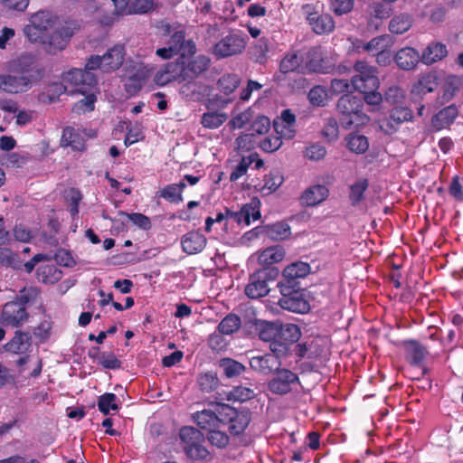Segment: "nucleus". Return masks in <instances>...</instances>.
Wrapping results in <instances>:
<instances>
[{
    "label": "nucleus",
    "instance_id": "nucleus-17",
    "mask_svg": "<svg viewBox=\"0 0 463 463\" xmlns=\"http://www.w3.org/2000/svg\"><path fill=\"white\" fill-rule=\"evenodd\" d=\"M311 272V267L307 262L296 261L288 265L282 271L279 283L302 286L301 279Z\"/></svg>",
    "mask_w": 463,
    "mask_h": 463
},
{
    "label": "nucleus",
    "instance_id": "nucleus-9",
    "mask_svg": "<svg viewBox=\"0 0 463 463\" xmlns=\"http://www.w3.org/2000/svg\"><path fill=\"white\" fill-rule=\"evenodd\" d=\"M124 47L116 45L109 49L102 56L91 55L86 62L88 70H99L102 73L117 71L124 61Z\"/></svg>",
    "mask_w": 463,
    "mask_h": 463
},
{
    "label": "nucleus",
    "instance_id": "nucleus-11",
    "mask_svg": "<svg viewBox=\"0 0 463 463\" xmlns=\"http://www.w3.org/2000/svg\"><path fill=\"white\" fill-rule=\"evenodd\" d=\"M93 70L72 69L69 71L64 80L71 86V91L80 94H86L97 84V78L92 72Z\"/></svg>",
    "mask_w": 463,
    "mask_h": 463
},
{
    "label": "nucleus",
    "instance_id": "nucleus-62",
    "mask_svg": "<svg viewBox=\"0 0 463 463\" xmlns=\"http://www.w3.org/2000/svg\"><path fill=\"white\" fill-rule=\"evenodd\" d=\"M66 201L70 204L69 213L72 218L79 213V204L82 199V195L78 189L71 188L65 195Z\"/></svg>",
    "mask_w": 463,
    "mask_h": 463
},
{
    "label": "nucleus",
    "instance_id": "nucleus-15",
    "mask_svg": "<svg viewBox=\"0 0 463 463\" xmlns=\"http://www.w3.org/2000/svg\"><path fill=\"white\" fill-rule=\"evenodd\" d=\"M407 362L415 367L422 368V374L426 373L423 366L425 358L429 355V346L422 345L418 340L407 339L402 342Z\"/></svg>",
    "mask_w": 463,
    "mask_h": 463
},
{
    "label": "nucleus",
    "instance_id": "nucleus-49",
    "mask_svg": "<svg viewBox=\"0 0 463 463\" xmlns=\"http://www.w3.org/2000/svg\"><path fill=\"white\" fill-rule=\"evenodd\" d=\"M369 186V182L366 178L358 179L350 186L349 199L353 206L360 203L364 199V194Z\"/></svg>",
    "mask_w": 463,
    "mask_h": 463
},
{
    "label": "nucleus",
    "instance_id": "nucleus-48",
    "mask_svg": "<svg viewBox=\"0 0 463 463\" xmlns=\"http://www.w3.org/2000/svg\"><path fill=\"white\" fill-rule=\"evenodd\" d=\"M220 367L227 378H232L241 375L245 372L246 367L238 361L232 358H222L220 360Z\"/></svg>",
    "mask_w": 463,
    "mask_h": 463
},
{
    "label": "nucleus",
    "instance_id": "nucleus-61",
    "mask_svg": "<svg viewBox=\"0 0 463 463\" xmlns=\"http://www.w3.org/2000/svg\"><path fill=\"white\" fill-rule=\"evenodd\" d=\"M0 265L5 267H13L14 269H21V263L18 260V255L14 253L10 249L3 248L0 246Z\"/></svg>",
    "mask_w": 463,
    "mask_h": 463
},
{
    "label": "nucleus",
    "instance_id": "nucleus-58",
    "mask_svg": "<svg viewBox=\"0 0 463 463\" xmlns=\"http://www.w3.org/2000/svg\"><path fill=\"white\" fill-rule=\"evenodd\" d=\"M307 97L312 105L324 107L327 100V91L324 87L317 85L309 90Z\"/></svg>",
    "mask_w": 463,
    "mask_h": 463
},
{
    "label": "nucleus",
    "instance_id": "nucleus-28",
    "mask_svg": "<svg viewBox=\"0 0 463 463\" xmlns=\"http://www.w3.org/2000/svg\"><path fill=\"white\" fill-rule=\"evenodd\" d=\"M448 55L447 46L442 43H431L423 51L421 61L426 65L441 61Z\"/></svg>",
    "mask_w": 463,
    "mask_h": 463
},
{
    "label": "nucleus",
    "instance_id": "nucleus-31",
    "mask_svg": "<svg viewBox=\"0 0 463 463\" xmlns=\"http://www.w3.org/2000/svg\"><path fill=\"white\" fill-rule=\"evenodd\" d=\"M180 64L178 62H169L165 68L157 71L155 75V81L159 86H165L172 81H183L179 77Z\"/></svg>",
    "mask_w": 463,
    "mask_h": 463
},
{
    "label": "nucleus",
    "instance_id": "nucleus-47",
    "mask_svg": "<svg viewBox=\"0 0 463 463\" xmlns=\"http://www.w3.org/2000/svg\"><path fill=\"white\" fill-rule=\"evenodd\" d=\"M228 119V115L224 112L212 111L203 114L201 124L210 129L218 128Z\"/></svg>",
    "mask_w": 463,
    "mask_h": 463
},
{
    "label": "nucleus",
    "instance_id": "nucleus-26",
    "mask_svg": "<svg viewBox=\"0 0 463 463\" xmlns=\"http://www.w3.org/2000/svg\"><path fill=\"white\" fill-rule=\"evenodd\" d=\"M170 46L177 55L185 57L195 53L196 47L192 40H185V33L184 31H176L168 40Z\"/></svg>",
    "mask_w": 463,
    "mask_h": 463
},
{
    "label": "nucleus",
    "instance_id": "nucleus-23",
    "mask_svg": "<svg viewBox=\"0 0 463 463\" xmlns=\"http://www.w3.org/2000/svg\"><path fill=\"white\" fill-rule=\"evenodd\" d=\"M206 244V237L199 231H190L181 238L182 250L189 255L202 252L205 249Z\"/></svg>",
    "mask_w": 463,
    "mask_h": 463
},
{
    "label": "nucleus",
    "instance_id": "nucleus-64",
    "mask_svg": "<svg viewBox=\"0 0 463 463\" xmlns=\"http://www.w3.org/2000/svg\"><path fill=\"white\" fill-rule=\"evenodd\" d=\"M281 146V137L277 134L268 136L260 142V147L266 153H273L277 151Z\"/></svg>",
    "mask_w": 463,
    "mask_h": 463
},
{
    "label": "nucleus",
    "instance_id": "nucleus-2",
    "mask_svg": "<svg viewBox=\"0 0 463 463\" xmlns=\"http://www.w3.org/2000/svg\"><path fill=\"white\" fill-rule=\"evenodd\" d=\"M354 69L357 74L352 78L353 89L364 95V100L367 104L379 105L383 96L377 90L380 86L377 69L364 61H357Z\"/></svg>",
    "mask_w": 463,
    "mask_h": 463
},
{
    "label": "nucleus",
    "instance_id": "nucleus-34",
    "mask_svg": "<svg viewBox=\"0 0 463 463\" xmlns=\"http://www.w3.org/2000/svg\"><path fill=\"white\" fill-rule=\"evenodd\" d=\"M285 249L280 245L268 247L259 255V263L265 267H273V264L280 262L285 257Z\"/></svg>",
    "mask_w": 463,
    "mask_h": 463
},
{
    "label": "nucleus",
    "instance_id": "nucleus-29",
    "mask_svg": "<svg viewBox=\"0 0 463 463\" xmlns=\"http://www.w3.org/2000/svg\"><path fill=\"white\" fill-rule=\"evenodd\" d=\"M412 118L413 112L411 109L408 107L397 106L390 111V116L387 119V127L392 130L396 131L401 124L411 121Z\"/></svg>",
    "mask_w": 463,
    "mask_h": 463
},
{
    "label": "nucleus",
    "instance_id": "nucleus-54",
    "mask_svg": "<svg viewBox=\"0 0 463 463\" xmlns=\"http://www.w3.org/2000/svg\"><path fill=\"white\" fill-rule=\"evenodd\" d=\"M254 397L255 392L253 389L241 385L233 387L228 394V400L240 402L250 401Z\"/></svg>",
    "mask_w": 463,
    "mask_h": 463
},
{
    "label": "nucleus",
    "instance_id": "nucleus-20",
    "mask_svg": "<svg viewBox=\"0 0 463 463\" xmlns=\"http://www.w3.org/2000/svg\"><path fill=\"white\" fill-rule=\"evenodd\" d=\"M210 59L204 55H199L189 61L185 65H180L179 77L182 80H194L203 72L207 71L210 65Z\"/></svg>",
    "mask_w": 463,
    "mask_h": 463
},
{
    "label": "nucleus",
    "instance_id": "nucleus-42",
    "mask_svg": "<svg viewBox=\"0 0 463 463\" xmlns=\"http://www.w3.org/2000/svg\"><path fill=\"white\" fill-rule=\"evenodd\" d=\"M241 326V319L238 315L235 314H228L224 317L219 325L217 326V330L225 335H232L236 333Z\"/></svg>",
    "mask_w": 463,
    "mask_h": 463
},
{
    "label": "nucleus",
    "instance_id": "nucleus-59",
    "mask_svg": "<svg viewBox=\"0 0 463 463\" xmlns=\"http://www.w3.org/2000/svg\"><path fill=\"white\" fill-rule=\"evenodd\" d=\"M119 214L127 217L128 220H129L134 225H136L137 227H138L144 231H148L152 227L151 221H150L149 217H147L146 215H145L143 213H128L125 212H120Z\"/></svg>",
    "mask_w": 463,
    "mask_h": 463
},
{
    "label": "nucleus",
    "instance_id": "nucleus-56",
    "mask_svg": "<svg viewBox=\"0 0 463 463\" xmlns=\"http://www.w3.org/2000/svg\"><path fill=\"white\" fill-rule=\"evenodd\" d=\"M257 156V154H251L249 156H243L240 163L236 165V167L232 170L230 175V180L232 182L237 181L242 175H244L250 165L254 162V158Z\"/></svg>",
    "mask_w": 463,
    "mask_h": 463
},
{
    "label": "nucleus",
    "instance_id": "nucleus-63",
    "mask_svg": "<svg viewBox=\"0 0 463 463\" xmlns=\"http://www.w3.org/2000/svg\"><path fill=\"white\" fill-rule=\"evenodd\" d=\"M329 5L335 15H342L353 10L354 0H330Z\"/></svg>",
    "mask_w": 463,
    "mask_h": 463
},
{
    "label": "nucleus",
    "instance_id": "nucleus-41",
    "mask_svg": "<svg viewBox=\"0 0 463 463\" xmlns=\"http://www.w3.org/2000/svg\"><path fill=\"white\" fill-rule=\"evenodd\" d=\"M304 63L303 56L298 55L297 52L286 53L279 63V71L283 74L296 71Z\"/></svg>",
    "mask_w": 463,
    "mask_h": 463
},
{
    "label": "nucleus",
    "instance_id": "nucleus-57",
    "mask_svg": "<svg viewBox=\"0 0 463 463\" xmlns=\"http://www.w3.org/2000/svg\"><path fill=\"white\" fill-rule=\"evenodd\" d=\"M228 345L229 340L226 339V335L217 329L209 335L208 345L214 352L219 353L226 350Z\"/></svg>",
    "mask_w": 463,
    "mask_h": 463
},
{
    "label": "nucleus",
    "instance_id": "nucleus-5",
    "mask_svg": "<svg viewBox=\"0 0 463 463\" xmlns=\"http://www.w3.org/2000/svg\"><path fill=\"white\" fill-rule=\"evenodd\" d=\"M280 293L278 305L288 311L305 314L310 310V305L307 298V289L303 286L278 283Z\"/></svg>",
    "mask_w": 463,
    "mask_h": 463
},
{
    "label": "nucleus",
    "instance_id": "nucleus-16",
    "mask_svg": "<svg viewBox=\"0 0 463 463\" xmlns=\"http://www.w3.org/2000/svg\"><path fill=\"white\" fill-rule=\"evenodd\" d=\"M192 419L201 430L207 431V433L216 428H223L221 404L216 407L214 411L211 410L196 411L192 414Z\"/></svg>",
    "mask_w": 463,
    "mask_h": 463
},
{
    "label": "nucleus",
    "instance_id": "nucleus-50",
    "mask_svg": "<svg viewBox=\"0 0 463 463\" xmlns=\"http://www.w3.org/2000/svg\"><path fill=\"white\" fill-rule=\"evenodd\" d=\"M118 397L115 393L105 392L98 399V409L104 415L109 414L110 411H118L119 406L117 403Z\"/></svg>",
    "mask_w": 463,
    "mask_h": 463
},
{
    "label": "nucleus",
    "instance_id": "nucleus-52",
    "mask_svg": "<svg viewBox=\"0 0 463 463\" xmlns=\"http://www.w3.org/2000/svg\"><path fill=\"white\" fill-rule=\"evenodd\" d=\"M240 78L236 74H225L217 81V87L225 95L232 93L240 85Z\"/></svg>",
    "mask_w": 463,
    "mask_h": 463
},
{
    "label": "nucleus",
    "instance_id": "nucleus-22",
    "mask_svg": "<svg viewBox=\"0 0 463 463\" xmlns=\"http://www.w3.org/2000/svg\"><path fill=\"white\" fill-rule=\"evenodd\" d=\"M307 21L313 32L317 34H329L335 30V21L329 14H319L310 12L307 14Z\"/></svg>",
    "mask_w": 463,
    "mask_h": 463
},
{
    "label": "nucleus",
    "instance_id": "nucleus-53",
    "mask_svg": "<svg viewBox=\"0 0 463 463\" xmlns=\"http://www.w3.org/2000/svg\"><path fill=\"white\" fill-rule=\"evenodd\" d=\"M209 442L219 449L226 448L230 443V437L225 431V428H216L207 433Z\"/></svg>",
    "mask_w": 463,
    "mask_h": 463
},
{
    "label": "nucleus",
    "instance_id": "nucleus-14",
    "mask_svg": "<svg viewBox=\"0 0 463 463\" xmlns=\"http://www.w3.org/2000/svg\"><path fill=\"white\" fill-rule=\"evenodd\" d=\"M246 47L243 36L238 33H230L215 43L213 53L218 58H226L241 53Z\"/></svg>",
    "mask_w": 463,
    "mask_h": 463
},
{
    "label": "nucleus",
    "instance_id": "nucleus-37",
    "mask_svg": "<svg viewBox=\"0 0 463 463\" xmlns=\"http://www.w3.org/2000/svg\"><path fill=\"white\" fill-rule=\"evenodd\" d=\"M301 336V331L296 324H279L278 339L284 341L288 345L291 346L297 343Z\"/></svg>",
    "mask_w": 463,
    "mask_h": 463
},
{
    "label": "nucleus",
    "instance_id": "nucleus-7",
    "mask_svg": "<svg viewBox=\"0 0 463 463\" xmlns=\"http://www.w3.org/2000/svg\"><path fill=\"white\" fill-rule=\"evenodd\" d=\"M279 274L276 267H265L250 274L245 286L244 293L250 299L267 296L270 289L269 282L275 280Z\"/></svg>",
    "mask_w": 463,
    "mask_h": 463
},
{
    "label": "nucleus",
    "instance_id": "nucleus-39",
    "mask_svg": "<svg viewBox=\"0 0 463 463\" xmlns=\"http://www.w3.org/2000/svg\"><path fill=\"white\" fill-rule=\"evenodd\" d=\"M266 235L272 241H284L291 235L290 226L284 222H278L265 227Z\"/></svg>",
    "mask_w": 463,
    "mask_h": 463
},
{
    "label": "nucleus",
    "instance_id": "nucleus-27",
    "mask_svg": "<svg viewBox=\"0 0 463 463\" xmlns=\"http://www.w3.org/2000/svg\"><path fill=\"white\" fill-rule=\"evenodd\" d=\"M421 60L419 52L412 47L400 49L394 55L397 66L404 71L413 70Z\"/></svg>",
    "mask_w": 463,
    "mask_h": 463
},
{
    "label": "nucleus",
    "instance_id": "nucleus-10",
    "mask_svg": "<svg viewBox=\"0 0 463 463\" xmlns=\"http://www.w3.org/2000/svg\"><path fill=\"white\" fill-rule=\"evenodd\" d=\"M26 303V300L23 301L22 299L5 303L0 313V324L4 326L16 328L22 326L29 318Z\"/></svg>",
    "mask_w": 463,
    "mask_h": 463
},
{
    "label": "nucleus",
    "instance_id": "nucleus-4",
    "mask_svg": "<svg viewBox=\"0 0 463 463\" xmlns=\"http://www.w3.org/2000/svg\"><path fill=\"white\" fill-rule=\"evenodd\" d=\"M364 101L361 98L352 94L342 95L336 104L340 113V123L345 128L360 127L369 121V117L364 113Z\"/></svg>",
    "mask_w": 463,
    "mask_h": 463
},
{
    "label": "nucleus",
    "instance_id": "nucleus-19",
    "mask_svg": "<svg viewBox=\"0 0 463 463\" xmlns=\"http://www.w3.org/2000/svg\"><path fill=\"white\" fill-rule=\"evenodd\" d=\"M33 336L30 332L16 330L4 349L14 354H25L32 350Z\"/></svg>",
    "mask_w": 463,
    "mask_h": 463
},
{
    "label": "nucleus",
    "instance_id": "nucleus-8",
    "mask_svg": "<svg viewBox=\"0 0 463 463\" xmlns=\"http://www.w3.org/2000/svg\"><path fill=\"white\" fill-rule=\"evenodd\" d=\"M251 411L248 408L235 409L228 404H221V417H222L223 428L228 426L231 435L242 434L251 421Z\"/></svg>",
    "mask_w": 463,
    "mask_h": 463
},
{
    "label": "nucleus",
    "instance_id": "nucleus-43",
    "mask_svg": "<svg viewBox=\"0 0 463 463\" xmlns=\"http://www.w3.org/2000/svg\"><path fill=\"white\" fill-rule=\"evenodd\" d=\"M269 52V40L260 38L251 47L250 57L254 62L265 64L268 61V53Z\"/></svg>",
    "mask_w": 463,
    "mask_h": 463
},
{
    "label": "nucleus",
    "instance_id": "nucleus-55",
    "mask_svg": "<svg viewBox=\"0 0 463 463\" xmlns=\"http://www.w3.org/2000/svg\"><path fill=\"white\" fill-rule=\"evenodd\" d=\"M197 383L202 392H211L217 388L219 379L215 373L207 372L198 376Z\"/></svg>",
    "mask_w": 463,
    "mask_h": 463
},
{
    "label": "nucleus",
    "instance_id": "nucleus-36",
    "mask_svg": "<svg viewBox=\"0 0 463 463\" xmlns=\"http://www.w3.org/2000/svg\"><path fill=\"white\" fill-rule=\"evenodd\" d=\"M61 270L54 264L43 265L36 270L38 281L44 284H54L61 279Z\"/></svg>",
    "mask_w": 463,
    "mask_h": 463
},
{
    "label": "nucleus",
    "instance_id": "nucleus-32",
    "mask_svg": "<svg viewBox=\"0 0 463 463\" xmlns=\"http://www.w3.org/2000/svg\"><path fill=\"white\" fill-rule=\"evenodd\" d=\"M186 188L184 182L166 184L158 191V196L164 198L170 203L178 204L184 201L183 192Z\"/></svg>",
    "mask_w": 463,
    "mask_h": 463
},
{
    "label": "nucleus",
    "instance_id": "nucleus-24",
    "mask_svg": "<svg viewBox=\"0 0 463 463\" xmlns=\"http://www.w3.org/2000/svg\"><path fill=\"white\" fill-rule=\"evenodd\" d=\"M150 77V70L144 65L134 67L133 72L128 76L125 90L128 94L134 96L142 89L144 83Z\"/></svg>",
    "mask_w": 463,
    "mask_h": 463
},
{
    "label": "nucleus",
    "instance_id": "nucleus-30",
    "mask_svg": "<svg viewBox=\"0 0 463 463\" xmlns=\"http://www.w3.org/2000/svg\"><path fill=\"white\" fill-rule=\"evenodd\" d=\"M458 107L455 104L447 106L440 109L436 115H434L432 118V125L437 129L446 128L454 122L458 117Z\"/></svg>",
    "mask_w": 463,
    "mask_h": 463
},
{
    "label": "nucleus",
    "instance_id": "nucleus-25",
    "mask_svg": "<svg viewBox=\"0 0 463 463\" xmlns=\"http://www.w3.org/2000/svg\"><path fill=\"white\" fill-rule=\"evenodd\" d=\"M329 195L328 188L324 184H316L307 188L301 194V205L314 207L323 203Z\"/></svg>",
    "mask_w": 463,
    "mask_h": 463
},
{
    "label": "nucleus",
    "instance_id": "nucleus-60",
    "mask_svg": "<svg viewBox=\"0 0 463 463\" xmlns=\"http://www.w3.org/2000/svg\"><path fill=\"white\" fill-rule=\"evenodd\" d=\"M52 322L51 320L42 321L34 329L33 335L38 343L43 344L47 342L52 335Z\"/></svg>",
    "mask_w": 463,
    "mask_h": 463
},
{
    "label": "nucleus",
    "instance_id": "nucleus-33",
    "mask_svg": "<svg viewBox=\"0 0 463 463\" xmlns=\"http://www.w3.org/2000/svg\"><path fill=\"white\" fill-rule=\"evenodd\" d=\"M61 143L77 151H83L86 148L84 137L78 129H75L72 127H66L63 128Z\"/></svg>",
    "mask_w": 463,
    "mask_h": 463
},
{
    "label": "nucleus",
    "instance_id": "nucleus-3",
    "mask_svg": "<svg viewBox=\"0 0 463 463\" xmlns=\"http://www.w3.org/2000/svg\"><path fill=\"white\" fill-rule=\"evenodd\" d=\"M18 67L22 73H30V75H0V90L9 93L26 91L30 88L33 77L32 72H35L37 77L41 74V71L36 69L35 58L31 54L22 55L18 59Z\"/></svg>",
    "mask_w": 463,
    "mask_h": 463
},
{
    "label": "nucleus",
    "instance_id": "nucleus-21",
    "mask_svg": "<svg viewBox=\"0 0 463 463\" xmlns=\"http://www.w3.org/2000/svg\"><path fill=\"white\" fill-rule=\"evenodd\" d=\"M281 365V361L269 353L255 355L250 358V368L261 374L269 375Z\"/></svg>",
    "mask_w": 463,
    "mask_h": 463
},
{
    "label": "nucleus",
    "instance_id": "nucleus-44",
    "mask_svg": "<svg viewBox=\"0 0 463 463\" xmlns=\"http://www.w3.org/2000/svg\"><path fill=\"white\" fill-rule=\"evenodd\" d=\"M438 86L437 77L434 74L428 73L420 77L416 84H414L412 92L422 96L434 91Z\"/></svg>",
    "mask_w": 463,
    "mask_h": 463
},
{
    "label": "nucleus",
    "instance_id": "nucleus-38",
    "mask_svg": "<svg viewBox=\"0 0 463 463\" xmlns=\"http://www.w3.org/2000/svg\"><path fill=\"white\" fill-rule=\"evenodd\" d=\"M284 183V176L278 170L270 171L263 178V184L260 188L263 195H269L276 192Z\"/></svg>",
    "mask_w": 463,
    "mask_h": 463
},
{
    "label": "nucleus",
    "instance_id": "nucleus-12",
    "mask_svg": "<svg viewBox=\"0 0 463 463\" xmlns=\"http://www.w3.org/2000/svg\"><path fill=\"white\" fill-rule=\"evenodd\" d=\"M274 373L268 383V390L274 394H288L292 392L293 385L299 383L298 374L289 369L279 367Z\"/></svg>",
    "mask_w": 463,
    "mask_h": 463
},
{
    "label": "nucleus",
    "instance_id": "nucleus-18",
    "mask_svg": "<svg viewBox=\"0 0 463 463\" xmlns=\"http://www.w3.org/2000/svg\"><path fill=\"white\" fill-rule=\"evenodd\" d=\"M260 202L254 198L250 203L244 204L239 212H232L227 209V214L233 219L238 224L250 225L251 222L260 219Z\"/></svg>",
    "mask_w": 463,
    "mask_h": 463
},
{
    "label": "nucleus",
    "instance_id": "nucleus-45",
    "mask_svg": "<svg viewBox=\"0 0 463 463\" xmlns=\"http://www.w3.org/2000/svg\"><path fill=\"white\" fill-rule=\"evenodd\" d=\"M347 148L355 154H364L369 148V142L365 136L356 133H350L346 138Z\"/></svg>",
    "mask_w": 463,
    "mask_h": 463
},
{
    "label": "nucleus",
    "instance_id": "nucleus-6",
    "mask_svg": "<svg viewBox=\"0 0 463 463\" xmlns=\"http://www.w3.org/2000/svg\"><path fill=\"white\" fill-rule=\"evenodd\" d=\"M179 437L183 450L189 458L203 460L209 457L210 452L203 446L205 437L200 430L192 426L182 427Z\"/></svg>",
    "mask_w": 463,
    "mask_h": 463
},
{
    "label": "nucleus",
    "instance_id": "nucleus-35",
    "mask_svg": "<svg viewBox=\"0 0 463 463\" xmlns=\"http://www.w3.org/2000/svg\"><path fill=\"white\" fill-rule=\"evenodd\" d=\"M181 89L180 93L190 100H199L202 97L209 93V87L205 84L198 83L192 80H186Z\"/></svg>",
    "mask_w": 463,
    "mask_h": 463
},
{
    "label": "nucleus",
    "instance_id": "nucleus-1",
    "mask_svg": "<svg viewBox=\"0 0 463 463\" xmlns=\"http://www.w3.org/2000/svg\"><path fill=\"white\" fill-rule=\"evenodd\" d=\"M80 29V21L71 16L39 10L23 31L31 43H40L48 54L55 55L69 46Z\"/></svg>",
    "mask_w": 463,
    "mask_h": 463
},
{
    "label": "nucleus",
    "instance_id": "nucleus-40",
    "mask_svg": "<svg viewBox=\"0 0 463 463\" xmlns=\"http://www.w3.org/2000/svg\"><path fill=\"white\" fill-rule=\"evenodd\" d=\"M413 18L409 14H400L395 15L389 23V30L392 33L402 34L411 26Z\"/></svg>",
    "mask_w": 463,
    "mask_h": 463
},
{
    "label": "nucleus",
    "instance_id": "nucleus-46",
    "mask_svg": "<svg viewBox=\"0 0 463 463\" xmlns=\"http://www.w3.org/2000/svg\"><path fill=\"white\" fill-rule=\"evenodd\" d=\"M279 322L260 321L257 324L259 337L265 342H271L275 338L278 339Z\"/></svg>",
    "mask_w": 463,
    "mask_h": 463
},
{
    "label": "nucleus",
    "instance_id": "nucleus-13",
    "mask_svg": "<svg viewBox=\"0 0 463 463\" xmlns=\"http://www.w3.org/2000/svg\"><path fill=\"white\" fill-rule=\"evenodd\" d=\"M305 68L309 72L330 73L334 70V66L330 60L325 56L320 46L311 47L305 54Z\"/></svg>",
    "mask_w": 463,
    "mask_h": 463
},
{
    "label": "nucleus",
    "instance_id": "nucleus-51",
    "mask_svg": "<svg viewBox=\"0 0 463 463\" xmlns=\"http://www.w3.org/2000/svg\"><path fill=\"white\" fill-rule=\"evenodd\" d=\"M390 47V37L388 35H380L373 38L368 43L362 45L364 52L372 53L373 56L382 52V50Z\"/></svg>",
    "mask_w": 463,
    "mask_h": 463
}]
</instances>
